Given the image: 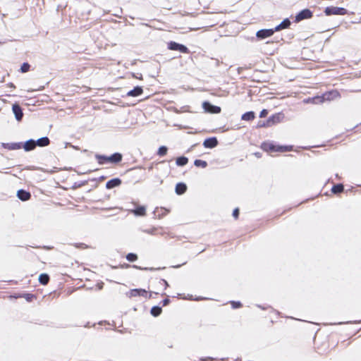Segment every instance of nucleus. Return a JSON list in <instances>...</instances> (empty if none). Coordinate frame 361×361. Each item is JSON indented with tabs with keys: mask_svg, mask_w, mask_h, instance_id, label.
<instances>
[{
	"mask_svg": "<svg viewBox=\"0 0 361 361\" xmlns=\"http://www.w3.org/2000/svg\"><path fill=\"white\" fill-rule=\"evenodd\" d=\"M315 348L322 355H328L331 353H338L347 348L351 343L348 340L339 342L336 335H327L315 338Z\"/></svg>",
	"mask_w": 361,
	"mask_h": 361,
	"instance_id": "obj_1",
	"label": "nucleus"
},
{
	"mask_svg": "<svg viewBox=\"0 0 361 361\" xmlns=\"http://www.w3.org/2000/svg\"><path fill=\"white\" fill-rule=\"evenodd\" d=\"M169 284L166 280L162 279H156L152 281L149 291L157 295L159 294L160 292L166 290Z\"/></svg>",
	"mask_w": 361,
	"mask_h": 361,
	"instance_id": "obj_2",
	"label": "nucleus"
},
{
	"mask_svg": "<svg viewBox=\"0 0 361 361\" xmlns=\"http://www.w3.org/2000/svg\"><path fill=\"white\" fill-rule=\"evenodd\" d=\"M262 149L266 152H286L288 151V147L276 146L271 142H264L262 145Z\"/></svg>",
	"mask_w": 361,
	"mask_h": 361,
	"instance_id": "obj_3",
	"label": "nucleus"
},
{
	"mask_svg": "<svg viewBox=\"0 0 361 361\" xmlns=\"http://www.w3.org/2000/svg\"><path fill=\"white\" fill-rule=\"evenodd\" d=\"M324 13L326 16H331V15H345L347 13V11L344 8L341 7H335V6H330L326 7L325 8Z\"/></svg>",
	"mask_w": 361,
	"mask_h": 361,
	"instance_id": "obj_4",
	"label": "nucleus"
},
{
	"mask_svg": "<svg viewBox=\"0 0 361 361\" xmlns=\"http://www.w3.org/2000/svg\"><path fill=\"white\" fill-rule=\"evenodd\" d=\"M339 97V93L337 90H331L326 92L322 95V99L319 97L316 98V100H319L320 102L324 101H331L336 99Z\"/></svg>",
	"mask_w": 361,
	"mask_h": 361,
	"instance_id": "obj_5",
	"label": "nucleus"
},
{
	"mask_svg": "<svg viewBox=\"0 0 361 361\" xmlns=\"http://www.w3.org/2000/svg\"><path fill=\"white\" fill-rule=\"evenodd\" d=\"M127 295L129 298H135L138 296H142L146 298H148L147 291L142 288L132 289L127 293Z\"/></svg>",
	"mask_w": 361,
	"mask_h": 361,
	"instance_id": "obj_6",
	"label": "nucleus"
},
{
	"mask_svg": "<svg viewBox=\"0 0 361 361\" xmlns=\"http://www.w3.org/2000/svg\"><path fill=\"white\" fill-rule=\"evenodd\" d=\"M202 107L206 112L211 114H219L221 112V108L210 104L209 102H204Z\"/></svg>",
	"mask_w": 361,
	"mask_h": 361,
	"instance_id": "obj_7",
	"label": "nucleus"
},
{
	"mask_svg": "<svg viewBox=\"0 0 361 361\" xmlns=\"http://www.w3.org/2000/svg\"><path fill=\"white\" fill-rule=\"evenodd\" d=\"M312 12L310 9H303L300 11L295 16V21L300 22L305 19H309L312 18Z\"/></svg>",
	"mask_w": 361,
	"mask_h": 361,
	"instance_id": "obj_8",
	"label": "nucleus"
},
{
	"mask_svg": "<svg viewBox=\"0 0 361 361\" xmlns=\"http://www.w3.org/2000/svg\"><path fill=\"white\" fill-rule=\"evenodd\" d=\"M274 29H264L257 31L256 35L258 38L265 39L274 35Z\"/></svg>",
	"mask_w": 361,
	"mask_h": 361,
	"instance_id": "obj_9",
	"label": "nucleus"
},
{
	"mask_svg": "<svg viewBox=\"0 0 361 361\" xmlns=\"http://www.w3.org/2000/svg\"><path fill=\"white\" fill-rule=\"evenodd\" d=\"M169 47L171 50L180 51L181 53H187L188 51V49L185 46L175 42H170Z\"/></svg>",
	"mask_w": 361,
	"mask_h": 361,
	"instance_id": "obj_10",
	"label": "nucleus"
},
{
	"mask_svg": "<svg viewBox=\"0 0 361 361\" xmlns=\"http://www.w3.org/2000/svg\"><path fill=\"white\" fill-rule=\"evenodd\" d=\"M12 111L15 115L16 119L18 121H21L23 116L21 107L18 104H14L12 106Z\"/></svg>",
	"mask_w": 361,
	"mask_h": 361,
	"instance_id": "obj_11",
	"label": "nucleus"
},
{
	"mask_svg": "<svg viewBox=\"0 0 361 361\" xmlns=\"http://www.w3.org/2000/svg\"><path fill=\"white\" fill-rule=\"evenodd\" d=\"M218 145V140L216 137H210L206 139L204 142L203 145L206 148H214Z\"/></svg>",
	"mask_w": 361,
	"mask_h": 361,
	"instance_id": "obj_12",
	"label": "nucleus"
},
{
	"mask_svg": "<svg viewBox=\"0 0 361 361\" xmlns=\"http://www.w3.org/2000/svg\"><path fill=\"white\" fill-rule=\"evenodd\" d=\"M17 197L22 201H27L30 200L31 195L26 190H19L17 192Z\"/></svg>",
	"mask_w": 361,
	"mask_h": 361,
	"instance_id": "obj_13",
	"label": "nucleus"
},
{
	"mask_svg": "<svg viewBox=\"0 0 361 361\" xmlns=\"http://www.w3.org/2000/svg\"><path fill=\"white\" fill-rule=\"evenodd\" d=\"M290 25V21L288 18L284 19L279 25L275 27V32L280 31L283 29L288 28Z\"/></svg>",
	"mask_w": 361,
	"mask_h": 361,
	"instance_id": "obj_14",
	"label": "nucleus"
},
{
	"mask_svg": "<svg viewBox=\"0 0 361 361\" xmlns=\"http://www.w3.org/2000/svg\"><path fill=\"white\" fill-rule=\"evenodd\" d=\"M281 115L280 114H275L269 118L267 121V126H270L272 124L279 123L281 121Z\"/></svg>",
	"mask_w": 361,
	"mask_h": 361,
	"instance_id": "obj_15",
	"label": "nucleus"
},
{
	"mask_svg": "<svg viewBox=\"0 0 361 361\" xmlns=\"http://www.w3.org/2000/svg\"><path fill=\"white\" fill-rule=\"evenodd\" d=\"M121 183V180L119 178H113L106 183V187L108 189H111V188H114L115 187L120 185Z\"/></svg>",
	"mask_w": 361,
	"mask_h": 361,
	"instance_id": "obj_16",
	"label": "nucleus"
},
{
	"mask_svg": "<svg viewBox=\"0 0 361 361\" xmlns=\"http://www.w3.org/2000/svg\"><path fill=\"white\" fill-rule=\"evenodd\" d=\"M35 147H36L35 140H34L32 139L27 140L23 145V148L26 152L34 149L35 148Z\"/></svg>",
	"mask_w": 361,
	"mask_h": 361,
	"instance_id": "obj_17",
	"label": "nucleus"
},
{
	"mask_svg": "<svg viewBox=\"0 0 361 361\" xmlns=\"http://www.w3.org/2000/svg\"><path fill=\"white\" fill-rule=\"evenodd\" d=\"M131 212L135 216H142L145 215L146 208L145 206H139L135 209H132Z\"/></svg>",
	"mask_w": 361,
	"mask_h": 361,
	"instance_id": "obj_18",
	"label": "nucleus"
},
{
	"mask_svg": "<svg viewBox=\"0 0 361 361\" xmlns=\"http://www.w3.org/2000/svg\"><path fill=\"white\" fill-rule=\"evenodd\" d=\"M122 160V154L120 153H114L108 157V161L111 163H118Z\"/></svg>",
	"mask_w": 361,
	"mask_h": 361,
	"instance_id": "obj_19",
	"label": "nucleus"
},
{
	"mask_svg": "<svg viewBox=\"0 0 361 361\" xmlns=\"http://www.w3.org/2000/svg\"><path fill=\"white\" fill-rule=\"evenodd\" d=\"M3 147L6 149H10V150H15L20 149L22 147L21 143H3Z\"/></svg>",
	"mask_w": 361,
	"mask_h": 361,
	"instance_id": "obj_20",
	"label": "nucleus"
},
{
	"mask_svg": "<svg viewBox=\"0 0 361 361\" xmlns=\"http://www.w3.org/2000/svg\"><path fill=\"white\" fill-rule=\"evenodd\" d=\"M142 88L141 87L137 86L133 90L129 91L127 93V95L130 97H137L140 95L142 93Z\"/></svg>",
	"mask_w": 361,
	"mask_h": 361,
	"instance_id": "obj_21",
	"label": "nucleus"
},
{
	"mask_svg": "<svg viewBox=\"0 0 361 361\" xmlns=\"http://www.w3.org/2000/svg\"><path fill=\"white\" fill-rule=\"evenodd\" d=\"M187 190V186L185 183H179L178 184H176V194L178 195H183V193L185 192Z\"/></svg>",
	"mask_w": 361,
	"mask_h": 361,
	"instance_id": "obj_22",
	"label": "nucleus"
},
{
	"mask_svg": "<svg viewBox=\"0 0 361 361\" xmlns=\"http://www.w3.org/2000/svg\"><path fill=\"white\" fill-rule=\"evenodd\" d=\"M36 146L45 147L49 144V140L47 137H43L35 141Z\"/></svg>",
	"mask_w": 361,
	"mask_h": 361,
	"instance_id": "obj_23",
	"label": "nucleus"
},
{
	"mask_svg": "<svg viewBox=\"0 0 361 361\" xmlns=\"http://www.w3.org/2000/svg\"><path fill=\"white\" fill-rule=\"evenodd\" d=\"M71 245L73 246L74 247H75L77 249H80V250H87V249L92 248V247L90 245H88V244H86L84 243H75L71 244Z\"/></svg>",
	"mask_w": 361,
	"mask_h": 361,
	"instance_id": "obj_24",
	"label": "nucleus"
},
{
	"mask_svg": "<svg viewBox=\"0 0 361 361\" xmlns=\"http://www.w3.org/2000/svg\"><path fill=\"white\" fill-rule=\"evenodd\" d=\"M39 281L42 285H47L49 281V276L47 274H41L39 276Z\"/></svg>",
	"mask_w": 361,
	"mask_h": 361,
	"instance_id": "obj_25",
	"label": "nucleus"
},
{
	"mask_svg": "<svg viewBox=\"0 0 361 361\" xmlns=\"http://www.w3.org/2000/svg\"><path fill=\"white\" fill-rule=\"evenodd\" d=\"M255 117V113L253 111H248L243 114L241 118L244 121H252Z\"/></svg>",
	"mask_w": 361,
	"mask_h": 361,
	"instance_id": "obj_26",
	"label": "nucleus"
},
{
	"mask_svg": "<svg viewBox=\"0 0 361 361\" xmlns=\"http://www.w3.org/2000/svg\"><path fill=\"white\" fill-rule=\"evenodd\" d=\"M188 159L185 157H180L176 159V164L178 166H185L188 164Z\"/></svg>",
	"mask_w": 361,
	"mask_h": 361,
	"instance_id": "obj_27",
	"label": "nucleus"
},
{
	"mask_svg": "<svg viewBox=\"0 0 361 361\" xmlns=\"http://www.w3.org/2000/svg\"><path fill=\"white\" fill-rule=\"evenodd\" d=\"M161 312H162L161 308L158 306H154V307H152V309H151V314L154 317H158L159 315L161 314Z\"/></svg>",
	"mask_w": 361,
	"mask_h": 361,
	"instance_id": "obj_28",
	"label": "nucleus"
},
{
	"mask_svg": "<svg viewBox=\"0 0 361 361\" xmlns=\"http://www.w3.org/2000/svg\"><path fill=\"white\" fill-rule=\"evenodd\" d=\"M162 228L163 227H153L151 229L147 230L145 231L152 235H157L161 233L160 230H162Z\"/></svg>",
	"mask_w": 361,
	"mask_h": 361,
	"instance_id": "obj_29",
	"label": "nucleus"
},
{
	"mask_svg": "<svg viewBox=\"0 0 361 361\" xmlns=\"http://www.w3.org/2000/svg\"><path fill=\"white\" fill-rule=\"evenodd\" d=\"M343 190V185L342 184H337L333 186L331 191L336 194L341 192Z\"/></svg>",
	"mask_w": 361,
	"mask_h": 361,
	"instance_id": "obj_30",
	"label": "nucleus"
},
{
	"mask_svg": "<svg viewBox=\"0 0 361 361\" xmlns=\"http://www.w3.org/2000/svg\"><path fill=\"white\" fill-rule=\"evenodd\" d=\"M22 298H25L27 302H32L34 299L37 298L36 295L32 293H23L22 294Z\"/></svg>",
	"mask_w": 361,
	"mask_h": 361,
	"instance_id": "obj_31",
	"label": "nucleus"
},
{
	"mask_svg": "<svg viewBox=\"0 0 361 361\" xmlns=\"http://www.w3.org/2000/svg\"><path fill=\"white\" fill-rule=\"evenodd\" d=\"M95 157H96V159L98 160L99 164H104L105 161H108L109 157H106L104 155H99V154H97Z\"/></svg>",
	"mask_w": 361,
	"mask_h": 361,
	"instance_id": "obj_32",
	"label": "nucleus"
},
{
	"mask_svg": "<svg viewBox=\"0 0 361 361\" xmlns=\"http://www.w3.org/2000/svg\"><path fill=\"white\" fill-rule=\"evenodd\" d=\"M195 166L197 167L205 168L207 166V163L205 161L201 159H196L194 162Z\"/></svg>",
	"mask_w": 361,
	"mask_h": 361,
	"instance_id": "obj_33",
	"label": "nucleus"
},
{
	"mask_svg": "<svg viewBox=\"0 0 361 361\" xmlns=\"http://www.w3.org/2000/svg\"><path fill=\"white\" fill-rule=\"evenodd\" d=\"M168 148L166 146H161L157 152V154L160 157L165 156L167 153Z\"/></svg>",
	"mask_w": 361,
	"mask_h": 361,
	"instance_id": "obj_34",
	"label": "nucleus"
},
{
	"mask_svg": "<svg viewBox=\"0 0 361 361\" xmlns=\"http://www.w3.org/2000/svg\"><path fill=\"white\" fill-rule=\"evenodd\" d=\"M137 255L134 253H128L126 255V259L129 262H135L137 259Z\"/></svg>",
	"mask_w": 361,
	"mask_h": 361,
	"instance_id": "obj_35",
	"label": "nucleus"
},
{
	"mask_svg": "<svg viewBox=\"0 0 361 361\" xmlns=\"http://www.w3.org/2000/svg\"><path fill=\"white\" fill-rule=\"evenodd\" d=\"M30 66L27 63H23L20 70L22 73H26L29 71Z\"/></svg>",
	"mask_w": 361,
	"mask_h": 361,
	"instance_id": "obj_36",
	"label": "nucleus"
},
{
	"mask_svg": "<svg viewBox=\"0 0 361 361\" xmlns=\"http://www.w3.org/2000/svg\"><path fill=\"white\" fill-rule=\"evenodd\" d=\"M231 305L234 309L240 308L243 306L242 303L239 301H231Z\"/></svg>",
	"mask_w": 361,
	"mask_h": 361,
	"instance_id": "obj_37",
	"label": "nucleus"
},
{
	"mask_svg": "<svg viewBox=\"0 0 361 361\" xmlns=\"http://www.w3.org/2000/svg\"><path fill=\"white\" fill-rule=\"evenodd\" d=\"M267 114H268L267 110V109H263V110L260 112V114H259V117H260V118H264V117H265V116L267 115Z\"/></svg>",
	"mask_w": 361,
	"mask_h": 361,
	"instance_id": "obj_38",
	"label": "nucleus"
},
{
	"mask_svg": "<svg viewBox=\"0 0 361 361\" xmlns=\"http://www.w3.org/2000/svg\"><path fill=\"white\" fill-rule=\"evenodd\" d=\"M239 215V209L238 208L235 209L233 212V216L235 218H237Z\"/></svg>",
	"mask_w": 361,
	"mask_h": 361,
	"instance_id": "obj_39",
	"label": "nucleus"
},
{
	"mask_svg": "<svg viewBox=\"0 0 361 361\" xmlns=\"http://www.w3.org/2000/svg\"><path fill=\"white\" fill-rule=\"evenodd\" d=\"M161 302L163 306H166L167 305L169 304L170 300L169 298H166Z\"/></svg>",
	"mask_w": 361,
	"mask_h": 361,
	"instance_id": "obj_40",
	"label": "nucleus"
},
{
	"mask_svg": "<svg viewBox=\"0 0 361 361\" xmlns=\"http://www.w3.org/2000/svg\"><path fill=\"white\" fill-rule=\"evenodd\" d=\"M10 298H22V294H20V293H16L15 295H11Z\"/></svg>",
	"mask_w": 361,
	"mask_h": 361,
	"instance_id": "obj_41",
	"label": "nucleus"
},
{
	"mask_svg": "<svg viewBox=\"0 0 361 361\" xmlns=\"http://www.w3.org/2000/svg\"><path fill=\"white\" fill-rule=\"evenodd\" d=\"M133 77L135 78L141 80L142 79V74L141 73H137L136 75H133Z\"/></svg>",
	"mask_w": 361,
	"mask_h": 361,
	"instance_id": "obj_42",
	"label": "nucleus"
},
{
	"mask_svg": "<svg viewBox=\"0 0 361 361\" xmlns=\"http://www.w3.org/2000/svg\"><path fill=\"white\" fill-rule=\"evenodd\" d=\"M266 126V124H265L264 123H259V125H258V126H259V127H264V126Z\"/></svg>",
	"mask_w": 361,
	"mask_h": 361,
	"instance_id": "obj_43",
	"label": "nucleus"
},
{
	"mask_svg": "<svg viewBox=\"0 0 361 361\" xmlns=\"http://www.w3.org/2000/svg\"><path fill=\"white\" fill-rule=\"evenodd\" d=\"M11 86L12 87H14L13 84H11Z\"/></svg>",
	"mask_w": 361,
	"mask_h": 361,
	"instance_id": "obj_44",
	"label": "nucleus"
}]
</instances>
